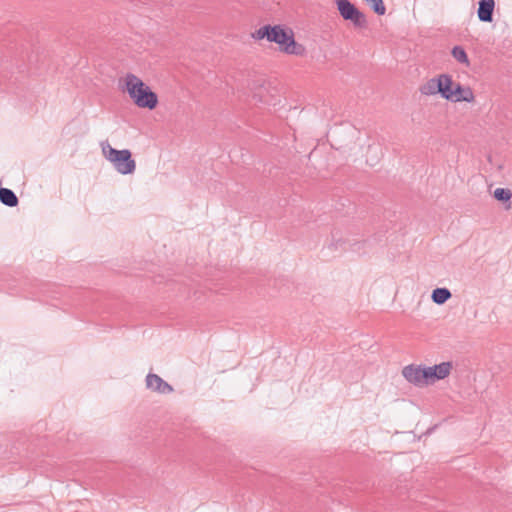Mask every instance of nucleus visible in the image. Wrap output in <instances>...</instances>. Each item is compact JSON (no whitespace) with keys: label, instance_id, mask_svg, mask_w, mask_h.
Listing matches in <instances>:
<instances>
[{"label":"nucleus","instance_id":"1","mask_svg":"<svg viewBox=\"0 0 512 512\" xmlns=\"http://www.w3.org/2000/svg\"><path fill=\"white\" fill-rule=\"evenodd\" d=\"M252 36L257 40L266 38L269 42L278 44L280 50L287 54L301 56L305 53V47L295 41L293 31L281 25H264Z\"/></svg>","mask_w":512,"mask_h":512},{"label":"nucleus","instance_id":"2","mask_svg":"<svg viewBox=\"0 0 512 512\" xmlns=\"http://www.w3.org/2000/svg\"><path fill=\"white\" fill-rule=\"evenodd\" d=\"M125 90L140 108L154 109L158 104V96L139 77L128 73L125 77Z\"/></svg>","mask_w":512,"mask_h":512},{"label":"nucleus","instance_id":"3","mask_svg":"<svg viewBox=\"0 0 512 512\" xmlns=\"http://www.w3.org/2000/svg\"><path fill=\"white\" fill-rule=\"evenodd\" d=\"M101 145L103 155L113 164L118 173L123 175L134 173L136 169V162L132 158L130 150H117L111 147L108 143H102Z\"/></svg>","mask_w":512,"mask_h":512},{"label":"nucleus","instance_id":"4","mask_svg":"<svg viewBox=\"0 0 512 512\" xmlns=\"http://www.w3.org/2000/svg\"><path fill=\"white\" fill-rule=\"evenodd\" d=\"M340 16L353 24L355 29H366L368 22L365 14L349 0H335Z\"/></svg>","mask_w":512,"mask_h":512},{"label":"nucleus","instance_id":"5","mask_svg":"<svg viewBox=\"0 0 512 512\" xmlns=\"http://www.w3.org/2000/svg\"><path fill=\"white\" fill-rule=\"evenodd\" d=\"M426 367L422 365L409 364L402 369V376L416 387L428 386Z\"/></svg>","mask_w":512,"mask_h":512},{"label":"nucleus","instance_id":"6","mask_svg":"<svg viewBox=\"0 0 512 512\" xmlns=\"http://www.w3.org/2000/svg\"><path fill=\"white\" fill-rule=\"evenodd\" d=\"M453 368L452 362H442L437 365L426 367V376L428 386L434 384L436 381L443 380L448 377Z\"/></svg>","mask_w":512,"mask_h":512},{"label":"nucleus","instance_id":"7","mask_svg":"<svg viewBox=\"0 0 512 512\" xmlns=\"http://www.w3.org/2000/svg\"><path fill=\"white\" fill-rule=\"evenodd\" d=\"M146 387L160 394H170L173 387L154 373H148L145 379Z\"/></svg>","mask_w":512,"mask_h":512},{"label":"nucleus","instance_id":"8","mask_svg":"<svg viewBox=\"0 0 512 512\" xmlns=\"http://www.w3.org/2000/svg\"><path fill=\"white\" fill-rule=\"evenodd\" d=\"M495 8L494 0H480L477 10L478 18L481 22L490 23L493 21V12Z\"/></svg>","mask_w":512,"mask_h":512},{"label":"nucleus","instance_id":"9","mask_svg":"<svg viewBox=\"0 0 512 512\" xmlns=\"http://www.w3.org/2000/svg\"><path fill=\"white\" fill-rule=\"evenodd\" d=\"M439 80L440 95L446 100L453 99V89L456 83L453 81L452 76L449 74H441L439 75Z\"/></svg>","mask_w":512,"mask_h":512},{"label":"nucleus","instance_id":"10","mask_svg":"<svg viewBox=\"0 0 512 512\" xmlns=\"http://www.w3.org/2000/svg\"><path fill=\"white\" fill-rule=\"evenodd\" d=\"M453 99L451 101L454 102H472L474 101V93L470 87H464L460 83L455 84L453 89Z\"/></svg>","mask_w":512,"mask_h":512},{"label":"nucleus","instance_id":"11","mask_svg":"<svg viewBox=\"0 0 512 512\" xmlns=\"http://www.w3.org/2000/svg\"><path fill=\"white\" fill-rule=\"evenodd\" d=\"M0 201L8 207H16L19 203L18 197L9 188H0Z\"/></svg>","mask_w":512,"mask_h":512},{"label":"nucleus","instance_id":"12","mask_svg":"<svg viewBox=\"0 0 512 512\" xmlns=\"http://www.w3.org/2000/svg\"><path fill=\"white\" fill-rule=\"evenodd\" d=\"M440 80L439 76L431 78L420 87V92L424 95L440 94Z\"/></svg>","mask_w":512,"mask_h":512},{"label":"nucleus","instance_id":"13","mask_svg":"<svg viewBox=\"0 0 512 512\" xmlns=\"http://www.w3.org/2000/svg\"><path fill=\"white\" fill-rule=\"evenodd\" d=\"M452 297L448 288H436L432 291L431 299L435 304L442 305Z\"/></svg>","mask_w":512,"mask_h":512},{"label":"nucleus","instance_id":"14","mask_svg":"<svg viewBox=\"0 0 512 512\" xmlns=\"http://www.w3.org/2000/svg\"><path fill=\"white\" fill-rule=\"evenodd\" d=\"M494 197L496 200L500 201V202H503V203H506L508 202V204L506 205V209H510L511 208V198H512V192L510 189L508 188H497L495 191H494Z\"/></svg>","mask_w":512,"mask_h":512},{"label":"nucleus","instance_id":"15","mask_svg":"<svg viewBox=\"0 0 512 512\" xmlns=\"http://www.w3.org/2000/svg\"><path fill=\"white\" fill-rule=\"evenodd\" d=\"M451 54L459 63L469 65L468 55L463 47H461V46L453 47Z\"/></svg>","mask_w":512,"mask_h":512},{"label":"nucleus","instance_id":"16","mask_svg":"<svg viewBox=\"0 0 512 512\" xmlns=\"http://www.w3.org/2000/svg\"><path fill=\"white\" fill-rule=\"evenodd\" d=\"M365 2L369 3L373 11L378 15H384L386 12V7L383 3V0H365Z\"/></svg>","mask_w":512,"mask_h":512}]
</instances>
